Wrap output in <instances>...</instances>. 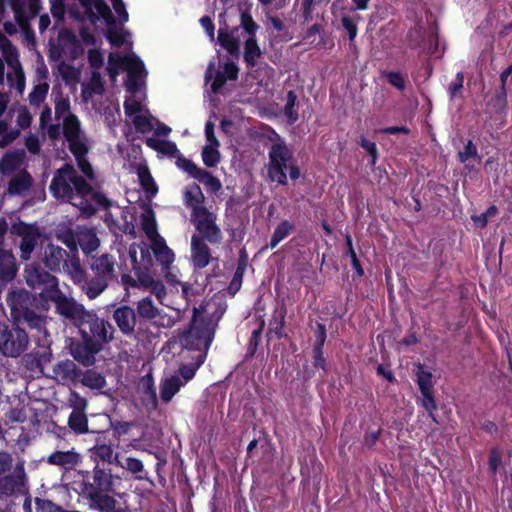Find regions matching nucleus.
<instances>
[{
	"label": "nucleus",
	"instance_id": "obj_1",
	"mask_svg": "<svg viewBox=\"0 0 512 512\" xmlns=\"http://www.w3.org/2000/svg\"><path fill=\"white\" fill-rule=\"evenodd\" d=\"M125 55L114 52L108 57L107 70L112 81L121 71L127 72L125 81L126 90L129 96L124 102L125 115L130 119L137 132L146 134L154 131L153 135L145 140L146 145L157 151L161 156L175 157L179 153L174 142L161 139V136H168L172 129L155 118L146 106V95L142 91L145 84L147 71L141 59L128 49Z\"/></svg>",
	"mask_w": 512,
	"mask_h": 512
},
{
	"label": "nucleus",
	"instance_id": "obj_2",
	"mask_svg": "<svg viewBox=\"0 0 512 512\" xmlns=\"http://www.w3.org/2000/svg\"><path fill=\"white\" fill-rule=\"evenodd\" d=\"M49 189L56 199L72 204L82 215L90 216L99 206L107 205V199L94 191L68 164L55 172Z\"/></svg>",
	"mask_w": 512,
	"mask_h": 512
},
{
	"label": "nucleus",
	"instance_id": "obj_3",
	"mask_svg": "<svg viewBox=\"0 0 512 512\" xmlns=\"http://www.w3.org/2000/svg\"><path fill=\"white\" fill-rule=\"evenodd\" d=\"M55 118L57 124H51L47 128V134L51 139H58L63 134L69 142L78 167L88 177H93V169L85 158L87 147L84 142V133L78 117L71 112L69 96L58 93L54 96Z\"/></svg>",
	"mask_w": 512,
	"mask_h": 512
},
{
	"label": "nucleus",
	"instance_id": "obj_4",
	"mask_svg": "<svg viewBox=\"0 0 512 512\" xmlns=\"http://www.w3.org/2000/svg\"><path fill=\"white\" fill-rule=\"evenodd\" d=\"M128 255L136 279L131 276H123V282L131 287L149 289L163 303L166 288L162 282L153 277L154 259L150 255L149 247L144 242L133 243L129 247Z\"/></svg>",
	"mask_w": 512,
	"mask_h": 512
},
{
	"label": "nucleus",
	"instance_id": "obj_5",
	"mask_svg": "<svg viewBox=\"0 0 512 512\" xmlns=\"http://www.w3.org/2000/svg\"><path fill=\"white\" fill-rule=\"evenodd\" d=\"M275 136L276 141L269 150L267 174L271 181L285 185L287 183L286 172H289L291 179L296 180L300 177V170L294 163L292 151L278 135L275 134Z\"/></svg>",
	"mask_w": 512,
	"mask_h": 512
},
{
	"label": "nucleus",
	"instance_id": "obj_6",
	"mask_svg": "<svg viewBox=\"0 0 512 512\" xmlns=\"http://www.w3.org/2000/svg\"><path fill=\"white\" fill-rule=\"evenodd\" d=\"M81 41L68 29H61L58 33L56 43L52 44L49 50V57L53 61H60L61 59L75 60L83 55L86 46L95 44V36L88 29L82 28L80 30Z\"/></svg>",
	"mask_w": 512,
	"mask_h": 512
},
{
	"label": "nucleus",
	"instance_id": "obj_7",
	"mask_svg": "<svg viewBox=\"0 0 512 512\" xmlns=\"http://www.w3.org/2000/svg\"><path fill=\"white\" fill-rule=\"evenodd\" d=\"M55 236L71 252H77L78 248H81L85 254H89L100 246L95 230L86 226H77L73 229L67 224H60L55 230Z\"/></svg>",
	"mask_w": 512,
	"mask_h": 512
},
{
	"label": "nucleus",
	"instance_id": "obj_8",
	"mask_svg": "<svg viewBox=\"0 0 512 512\" xmlns=\"http://www.w3.org/2000/svg\"><path fill=\"white\" fill-rule=\"evenodd\" d=\"M79 330L83 341L92 345L93 351H101L103 346L113 339V326L91 311L79 325Z\"/></svg>",
	"mask_w": 512,
	"mask_h": 512
},
{
	"label": "nucleus",
	"instance_id": "obj_9",
	"mask_svg": "<svg viewBox=\"0 0 512 512\" xmlns=\"http://www.w3.org/2000/svg\"><path fill=\"white\" fill-rule=\"evenodd\" d=\"M214 326L198 319L197 310L190 328L180 336V344L187 350H195L198 354L206 356L207 351L213 341Z\"/></svg>",
	"mask_w": 512,
	"mask_h": 512
},
{
	"label": "nucleus",
	"instance_id": "obj_10",
	"mask_svg": "<svg viewBox=\"0 0 512 512\" xmlns=\"http://www.w3.org/2000/svg\"><path fill=\"white\" fill-rule=\"evenodd\" d=\"M29 337L25 330L0 323V353L6 357H18L26 349Z\"/></svg>",
	"mask_w": 512,
	"mask_h": 512
},
{
	"label": "nucleus",
	"instance_id": "obj_11",
	"mask_svg": "<svg viewBox=\"0 0 512 512\" xmlns=\"http://www.w3.org/2000/svg\"><path fill=\"white\" fill-rule=\"evenodd\" d=\"M49 298L55 304L56 311L78 327L90 312L74 298L67 297L58 287L49 294Z\"/></svg>",
	"mask_w": 512,
	"mask_h": 512
},
{
	"label": "nucleus",
	"instance_id": "obj_12",
	"mask_svg": "<svg viewBox=\"0 0 512 512\" xmlns=\"http://www.w3.org/2000/svg\"><path fill=\"white\" fill-rule=\"evenodd\" d=\"M217 215L208 209L198 213H191V222L204 240L211 244H219L222 239V231L216 223Z\"/></svg>",
	"mask_w": 512,
	"mask_h": 512
},
{
	"label": "nucleus",
	"instance_id": "obj_13",
	"mask_svg": "<svg viewBox=\"0 0 512 512\" xmlns=\"http://www.w3.org/2000/svg\"><path fill=\"white\" fill-rule=\"evenodd\" d=\"M256 29L257 25L253 20L243 14L240 26L233 28L230 32L224 31L223 29L219 30L218 42L230 54H235L239 51L241 41H244L246 37V32H248V30L255 32Z\"/></svg>",
	"mask_w": 512,
	"mask_h": 512
},
{
	"label": "nucleus",
	"instance_id": "obj_14",
	"mask_svg": "<svg viewBox=\"0 0 512 512\" xmlns=\"http://www.w3.org/2000/svg\"><path fill=\"white\" fill-rule=\"evenodd\" d=\"M11 6L15 22L6 21L3 24L5 32L9 35L16 34L19 28L26 29L29 19L37 13L35 0H12Z\"/></svg>",
	"mask_w": 512,
	"mask_h": 512
},
{
	"label": "nucleus",
	"instance_id": "obj_15",
	"mask_svg": "<svg viewBox=\"0 0 512 512\" xmlns=\"http://www.w3.org/2000/svg\"><path fill=\"white\" fill-rule=\"evenodd\" d=\"M83 493L93 510L99 512H128L127 507L122 506L115 498L107 493L103 494L96 491L89 483H83Z\"/></svg>",
	"mask_w": 512,
	"mask_h": 512
},
{
	"label": "nucleus",
	"instance_id": "obj_16",
	"mask_svg": "<svg viewBox=\"0 0 512 512\" xmlns=\"http://www.w3.org/2000/svg\"><path fill=\"white\" fill-rule=\"evenodd\" d=\"M0 493L7 496L28 494L27 478L22 463L17 464L10 474L0 477Z\"/></svg>",
	"mask_w": 512,
	"mask_h": 512
},
{
	"label": "nucleus",
	"instance_id": "obj_17",
	"mask_svg": "<svg viewBox=\"0 0 512 512\" xmlns=\"http://www.w3.org/2000/svg\"><path fill=\"white\" fill-rule=\"evenodd\" d=\"M24 277L28 286L33 289L44 286L49 294L58 287V279L55 276L34 264L26 266Z\"/></svg>",
	"mask_w": 512,
	"mask_h": 512
},
{
	"label": "nucleus",
	"instance_id": "obj_18",
	"mask_svg": "<svg viewBox=\"0 0 512 512\" xmlns=\"http://www.w3.org/2000/svg\"><path fill=\"white\" fill-rule=\"evenodd\" d=\"M238 76V67L234 62H227L224 64L223 69L214 73V65L209 64L205 81L206 85L210 83V90L213 93H218L227 80H235Z\"/></svg>",
	"mask_w": 512,
	"mask_h": 512
},
{
	"label": "nucleus",
	"instance_id": "obj_19",
	"mask_svg": "<svg viewBox=\"0 0 512 512\" xmlns=\"http://www.w3.org/2000/svg\"><path fill=\"white\" fill-rule=\"evenodd\" d=\"M93 483H89L96 491L106 494L115 492L121 487L122 478L113 474L110 469H104L97 464L93 468Z\"/></svg>",
	"mask_w": 512,
	"mask_h": 512
},
{
	"label": "nucleus",
	"instance_id": "obj_20",
	"mask_svg": "<svg viewBox=\"0 0 512 512\" xmlns=\"http://www.w3.org/2000/svg\"><path fill=\"white\" fill-rule=\"evenodd\" d=\"M212 259L210 248L206 240L200 235L193 234L191 237V255L190 260L194 268L203 269L209 265Z\"/></svg>",
	"mask_w": 512,
	"mask_h": 512
},
{
	"label": "nucleus",
	"instance_id": "obj_21",
	"mask_svg": "<svg viewBox=\"0 0 512 512\" xmlns=\"http://www.w3.org/2000/svg\"><path fill=\"white\" fill-rule=\"evenodd\" d=\"M14 233L21 236V241L19 244L21 259L29 260L38 243L39 234L25 224H20L19 226L15 227Z\"/></svg>",
	"mask_w": 512,
	"mask_h": 512
},
{
	"label": "nucleus",
	"instance_id": "obj_22",
	"mask_svg": "<svg viewBox=\"0 0 512 512\" xmlns=\"http://www.w3.org/2000/svg\"><path fill=\"white\" fill-rule=\"evenodd\" d=\"M149 247L150 255H153L155 259L160 263L162 270H167L175 260V254L172 249L168 247L163 237L150 242ZM153 258V256H151Z\"/></svg>",
	"mask_w": 512,
	"mask_h": 512
},
{
	"label": "nucleus",
	"instance_id": "obj_23",
	"mask_svg": "<svg viewBox=\"0 0 512 512\" xmlns=\"http://www.w3.org/2000/svg\"><path fill=\"white\" fill-rule=\"evenodd\" d=\"M68 253L58 245L49 243L43 252V263L51 271H60L66 262Z\"/></svg>",
	"mask_w": 512,
	"mask_h": 512
},
{
	"label": "nucleus",
	"instance_id": "obj_24",
	"mask_svg": "<svg viewBox=\"0 0 512 512\" xmlns=\"http://www.w3.org/2000/svg\"><path fill=\"white\" fill-rule=\"evenodd\" d=\"M115 258L109 254H102L93 259L90 269L94 275L99 276L108 282L115 278Z\"/></svg>",
	"mask_w": 512,
	"mask_h": 512
},
{
	"label": "nucleus",
	"instance_id": "obj_25",
	"mask_svg": "<svg viewBox=\"0 0 512 512\" xmlns=\"http://www.w3.org/2000/svg\"><path fill=\"white\" fill-rule=\"evenodd\" d=\"M113 319L119 329L126 335L134 332L136 316L134 310L129 306H121L114 310Z\"/></svg>",
	"mask_w": 512,
	"mask_h": 512
},
{
	"label": "nucleus",
	"instance_id": "obj_26",
	"mask_svg": "<svg viewBox=\"0 0 512 512\" xmlns=\"http://www.w3.org/2000/svg\"><path fill=\"white\" fill-rule=\"evenodd\" d=\"M30 302V296L28 292L24 290L11 291L7 296V304L11 309V315L15 320L19 321L24 311H27L28 304Z\"/></svg>",
	"mask_w": 512,
	"mask_h": 512
},
{
	"label": "nucleus",
	"instance_id": "obj_27",
	"mask_svg": "<svg viewBox=\"0 0 512 512\" xmlns=\"http://www.w3.org/2000/svg\"><path fill=\"white\" fill-rule=\"evenodd\" d=\"M32 177L26 171H19L9 182L8 193L25 197L32 187Z\"/></svg>",
	"mask_w": 512,
	"mask_h": 512
},
{
	"label": "nucleus",
	"instance_id": "obj_28",
	"mask_svg": "<svg viewBox=\"0 0 512 512\" xmlns=\"http://www.w3.org/2000/svg\"><path fill=\"white\" fill-rule=\"evenodd\" d=\"M184 387L180 382V376L169 375L161 379L159 384L160 398L164 403H169L172 398Z\"/></svg>",
	"mask_w": 512,
	"mask_h": 512
},
{
	"label": "nucleus",
	"instance_id": "obj_29",
	"mask_svg": "<svg viewBox=\"0 0 512 512\" xmlns=\"http://www.w3.org/2000/svg\"><path fill=\"white\" fill-rule=\"evenodd\" d=\"M80 461L79 454L74 450L68 451H55L50 454L46 462L50 465L62 467L66 470L72 469Z\"/></svg>",
	"mask_w": 512,
	"mask_h": 512
},
{
	"label": "nucleus",
	"instance_id": "obj_30",
	"mask_svg": "<svg viewBox=\"0 0 512 512\" xmlns=\"http://www.w3.org/2000/svg\"><path fill=\"white\" fill-rule=\"evenodd\" d=\"M24 158V150L7 152L0 161V173L3 175H11L19 171L23 165Z\"/></svg>",
	"mask_w": 512,
	"mask_h": 512
},
{
	"label": "nucleus",
	"instance_id": "obj_31",
	"mask_svg": "<svg viewBox=\"0 0 512 512\" xmlns=\"http://www.w3.org/2000/svg\"><path fill=\"white\" fill-rule=\"evenodd\" d=\"M118 467L127 471L134 480H149L148 471L145 469L143 461L139 458L129 456L124 460L120 459Z\"/></svg>",
	"mask_w": 512,
	"mask_h": 512
},
{
	"label": "nucleus",
	"instance_id": "obj_32",
	"mask_svg": "<svg viewBox=\"0 0 512 512\" xmlns=\"http://www.w3.org/2000/svg\"><path fill=\"white\" fill-rule=\"evenodd\" d=\"M139 183L146 193L147 198H152L157 194V186L150 174L146 164L139 162L134 167Z\"/></svg>",
	"mask_w": 512,
	"mask_h": 512
},
{
	"label": "nucleus",
	"instance_id": "obj_33",
	"mask_svg": "<svg viewBox=\"0 0 512 512\" xmlns=\"http://www.w3.org/2000/svg\"><path fill=\"white\" fill-rule=\"evenodd\" d=\"M204 199V194L198 185L189 186L184 192V204L191 210V213H198L207 209L203 206Z\"/></svg>",
	"mask_w": 512,
	"mask_h": 512
},
{
	"label": "nucleus",
	"instance_id": "obj_34",
	"mask_svg": "<svg viewBox=\"0 0 512 512\" xmlns=\"http://www.w3.org/2000/svg\"><path fill=\"white\" fill-rule=\"evenodd\" d=\"M109 283L107 280L93 274L92 278L86 279L84 277L79 286L89 299H95L106 290Z\"/></svg>",
	"mask_w": 512,
	"mask_h": 512
},
{
	"label": "nucleus",
	"instance_id": "obj_35",
	"mask_svg": "<svg viewBox=\"0 0 512 512\" xmlns=\"http://www.w3.org/2000/svg\"><path fill=\"white\" fill-rule=\"evenodd\" d=\"M141 228L150 242L162 237L158 233L157 222L154 211L147 207L140 216Z\"/></svg>",
	"mask_w": 512,
	"mask_h": 512
},
{
	"label": "nucleus",
	"instance_id": "obj_36",
	"mask_svg": "<svg viewBox=\"0 0 512 512\" xmlns=\"http://www.w3.org/2000/svg\"><path fill=\"white\" fill-rule=\"evenodd\" d=\"M17 268L13 254L0 249V280L11 281L16 276Z\"/></svg>",
	"mask_w": 512,
	"mask_h": 512
},
{
	"label": "nucleus",
	"instance_id": "obj_37",
	"mask_svg": "<svg viewBox=\"0 0 512 512\" xmlns=\"http://www.w3.org/2000/svg\"><path fill=\"white\" fill-rule=\"evenodd\" d=\"M92 456L96 462L102 461L108 464L118 465L120 464L119 454L116 453L111 445L99 444L91 449Z\"/></svg>",
	"mask_w": 512,
	"mask_h": 512
},
{
	"label": "nucleus",
	"instance_id": "obj_38",
	"mask_svg": "<svg viewBox=\"0 0 512 512\" xmlns=\"http://www.w3.org/2000/svg\"><path fill=\"white\" fill-rule=\"evenodd\" d=\"M71 354L75 360L82 363L83 365L89 366L93 365L95 362V354L99 351H93L92 345H88L84 342V344H74L71 346Z\"/></svg>",
	"mask_w": 512,
	"mask_h": 512
},
{
	"label": "nucleus",
	"instance_id": "obj_39",
	"mask_svg": "<svg viewBox=\"0 0 512 512\" xmlns=\"http://www.w3.org/2000/svg\"><path fill=\"white\" fill-rule=\"evenodd\" d=\"M63 271L70 277L74 284L80 285L86 276L78 257L67 259L62 266Z\"/></svg>",
	"mask_w": 512,
	"mask_h": 512
},
{
	"label": "nucleus",
	"instance_id": "obj_40",
	"mask_svg": "<svg viewBox=\"0 0 512 512\" xmlns=\"http://www.w3.org/2000/svg\"><path fill=\"white\" fill-rule=\"evenodd\" d=\"M104 90L102 77L98 71H92L90 80L82 84V95L85 101L96 94H102Z\"/></svg>",
	"mask_w": 512,
	"mask_h": 512
},
{
	"label": "nucleus",
	"instance_id": "obj_41",
	"mask_svg": "<svg viewBox=\"0 0 512 512\" xmlns=\"http://www.w3.org/2000/svg\"><path fill=\"white\" fill-rule=\"evenodd\" d=\"M244 43V59L249 66H254L256 64V59L261 55L260 48L254 39V32H250V30L246 32Z\"/></svg>",
	"mask_w": 512,
	"mask_h": 512
},
{
	"label": "nucleus",
	"instance_id": "obj_42",
	"mask_svg": "<svg viewBox=\"0 0 512 512\" xmlns=\"http://www.w3.org/2000/svg\"><path fill=\"white\" fill-rule=\"evenodd\" d=\"M196 362L191 365H181L178 370V376H180V382L185 386L190 380H192L196 374L198 368L204 363L205 355L197 354L195 357Z\"/></svg>",
	"mask_w": 512,
	"mask_h": 512
},
{
	"label": "nucleus",
	"instance_id": "obj_43",
	"mask_svg": "<svg viewBox=\"0 0 512 512\" xmlns=\"http://www.w3.org/2000/svg\"><path fill=\"white\" fill-rule=\"evenodd\" d=\"M219 141L206 142L202 149V160L207 167H214L220 161Z\"/></svg>",
	"mask_w": 512,
	"mask_h": 512
},
{
	"label": "nucleus",
	"instance_id": "obj_44",
	"mask_svg": "<svg viewBox=\"0 0 512 512\" xmlns=\"http://www.w3.org/2000/svg\"><path fill=\"white\" fill-rule=\"evenodd\" d=\"M68 425L77 434L88 431V420L83 411H72L68 419Z\"/></svg>",
	"mask_w": 512,
	"mask_h": 512
},
{
	"label": "nucleus",
	"instance_id": "obj_45",
	"mask_svg": "<svg viewBox=\"0 0 512 512\" xmlns=\"http://www.w3.org/2000/svg\"><path fill=\"white\" fill-rule=\"evenodd\" d=\"M137 312L140 317L148 320L155 319L160 315V311L149 297L143 298L138 302Z\"/></svg>",
	"mask_w": 512,
	"mask_h": 512
},
{
	"label": "nucleus",
	"instance_id": "obj_46",
	"mask_svg": "<svg viewBox=\"0 0 512 512\" xmlns=\"http://www.w3.org/2000/svg\"><path fill=\"white\" fill-rule=\"evenodd\" d=\"M81 383L90 389H102L106 381L100 373L94 370H88L82 375Z\"/></svg>",
	"mask_w": 512,
	"mask_h": 512
},
{
	"label": "nucleus",
	"instance_id": "obj_47",
	"mask_svg": "<svg viewBox=\"0 0 512 512\" xmlns=\"http://www.w3.org/2000/svg\"><path fill=\"white\" fill-rule=\"evenodd\" d=\"M292 224L283 220L279 223V225L275 228L273 235L271 237L269 247L270 249H274L282 240H284L292 231Z\"/></svg>",
	"mask_w": 512,
	"mask_h": 512
},
{
	"label": "nucleus",
	"instance_id": "obj_48",
	"mask_svg": "<svg viewBox=\"0 0 512 512\" xmlns=\"http://www.w3.org/2000/svg\"><path fill=\"white\" fill-rule=\"evenodd\" d=\"M417 383L421 392L433 391L432 374L424 366L418 365L417 371Z\"/></svg>",
	"mask_w": 512,
	"mask_h": 512
},
{
	"label": "nucleus",
	"instance_id": "obj_49",
	"mask_svg": "<svg viewBox=\"0 0 512 512\" xmlns=\"http://www.w3.org/2000/svg\"><path fill=\"white\" fill-rule=\"evenodd\" d=\"M48 90L49 85L47 81L38 82L29 93L28 99L30 104L39 106L45 100Z\"/></svg>",
	"mask_w": 512,
	"mask_h": 512
},
{
	"label": "nucleus",
	"instance_id": "obj_50",
	"mask_svg": "<svg viewBox=\"0 0 512 512\" xmlns=\"http://www.w3.org/2000/svg\"><path fill=\"white\" fill-rule=\"evenodd\" d=\"M23 319L30 328L37 329L39 332L45 331V318L39 315H36L33 311L28 309L24 311V314L21 315L20 320Z\"/></svg>",
	"mask_w": 512,
	"mask_h": 512
},
{
	"label": "nucleus",
	"instance_id": "obj_51",
	"mask_svg": "<svg viewBox=\"0 0 512 512\" xmlns=\"http://www.w3.org/2000/svg\"><path fill=\"white\" fill-rule=\"evenodd\" d=\"M195 179L204 184L206 187L211 189L212 191H218L221 188L220 181L214 177L208 171L201 169L200 172L196 175Z\"/></svg>",
	"mask_w": 512,
	"mask_h": 512
},
{
	"label": "nucleus",
	"instance_id": "obj_52",
	"mask_svg": "<svg viewBox=\"0 0 512 512\" xmlns=\"http://www.w3.org/2000/svg\"><path fill=\"white\" fill-rule=\"evenodd\" d=\"M19 135V130L11 129L5 122H0V148H4Z\"/></svg>",
	"mask_w": 512,
	"mask_h": 512
},
{
	"label": "nucleus",
	"instance_id": "obj_53",
	"mask_svg": "<svg viewBox=\"0 0 512 512\" xmlns=\"http://www.w3.org/2000/svg\"><path fill=\"white\" fill-rule=\"evenodd\" d=\"M295 103L296 95L293 91H289L287 94V102L284 108V113L287 116L290 123H294L298 119V115L294 111Z\"/></svg>",
	"mask_w": 512,
	"mask_h": 512
},
{
	"label": "nucleus",
	"instance_id": "obj_54",
	"mask_svg": "<svg viewBox=\"0 0 512 512\" xmlns=\"http://www.w3.org/2000/svg\"><path fill=\"white\" fill-rule=\"evenodd\" d=\"M58 70L62 78L67 82L76 81L79 78V71L64 62L59 64Z\"/></svg>",
	"mask_w": 512,
	"mask_h": 512
},
{
	"label": "nucleus",
	"instance_id": "obj_55",
	"mask_svg": "<svg viewBox=\"0 0 512 512\" xmlns=\"http://www.w3.org/2000/svg\"><path fill=\"white\" fill-rule=\"evenodd\" d=\"M359 144L370 155V164L375 165L378 159L376 144L369 141L364 136L361 137Z\"/></svg>",
	"mask_w": 512,
	"mask_h": 512
},
{
	"label": "nucleus",
	"instance_id": "obj_56",
	"mask_svg": "<svg viewBox=\"0 0 512 512\" xmlns=\"http://www.w3.org/2000/svg\"><path fill=\"white\" fill-rule=\"evenodd\" d=\"M421 394H422V400H421L422 406L427 410L429 416L433 419V421H436L433 412H434V410H436L437 405L433 398V391L421 392Z\"/></svg>",
	"mask_w": 512,
	"mask_h": 512
},
{
	"label": "nucleus",
	"instance_id": "obj_57",
	"mask_svg": "<svg viewBox=\"0 0 512 512\" xmlns=\"http://www.w3.org/2000/svg\"><path fill=\"white\" fill-rule=\"evenodd\" d=\"M88 60L93 71H97L104 63V53L99 49H90Z\"/></svg>",
	"mask_w": 512,
	"mask_h": 512
},
{
	"label": "nucleus",
	"instance_id": "obj_58",
	"mask_svg": "<svg viewBox=\"0 0 512 512\" xmlns=\"http://www.w3.org/2000/svg\"><path fill=\"white\" fill-rule=\"evenodd\" d=\"M36 512H59L60 507L48 499H35Z\"/></svg>",
	"mask_w": 512,
	"mask_h": 512
},
{
	"label": "nucleus",
	"instance_id": "obj_59",
	"mask_svg": "<svg viewBox=\"0 0 512 512\" xmlns=\"http://www.w3.org/2000/svg\"><path fill=\"white\" fill-rule=\"evenodd\" d=\"M32 116L27 107L21 106L17 110V125L22 128H28L31 124Z\"/></svg>",
	"mask_w": 512,
	"mask_h": 512
},
{
	"label": "nucleus",
	"instance_id": "obj_60",
	"mask_svg": "<svg viewBox=\"0 0 512 512\" xmlns=\"http://www.w3.org/2000/svg\"><path fill=\"white\" fill-rule=\"evenodd\" d=\"M464 83L463 72H458L455 79L450 83L448 87V93L451 99H454L462 90Z\"/></svg>",
	"mask_w": 512,
	"mask_h": 512
},
{
	"label": "nucleus",
	"instance_id": "obj_61",
	"mask_svg": "<svg viewBox=\"0 0 512 512\" xmlns=\"http://www.w3.org/2000/svg\"><path fill=\"white\" fill-rule=\"evenodd\" d=\"M113 9L115 10V13L117 14L119 18V22L121 25L126 23L129 19L128 12L126 10L125 4L123 0H110Z\"/></svg>",
	"mask_w": 512,
	"mask_h": 512
},
{
	"label": "nucleus",
	"instance_id": "obj_62",
	"mask_svg": "<svg viewBox=\"0 0 512 512\" xmlns=\"http://www.w3.org/2000/svg\"><path fill=\"white\" fill-rule=\"evenodd\" d=\"M387 81L399 90H403L405 88V78L399 72H385L384 73Z\"/></svg>",
	"mask_w": 512,
	"mask_h": 512
},
{
	"label": "nucleus",
	"instance_id": "obj_63",
	"mask_svg": "<svg viewBox=\"0 0 512 512\" xmlns=\"http://www.w3.org/2000/svg\"><path fill=\"white\" fill-rule=\"evenodd\" d=\"M342 26L349 34L350 41H354L357 36V24L356 21L350 16H343L341 18Z\"/></svg>",
	"mask_w": 512,
	"mask_h": 512
},
{
	"label": "nucleus",
	"instance_id": "obj_64",
	"mask_svg": "<svg viewBox=\"0 0 512 512\" xmlns=\"http://www.w3.org/2000/svg\"><path fill=\"white\" fill-rule=\"evenodd\" d=\"M502 463V452L498 448H493L489 455V469L493 474L496 473L497 469Z\"/></svg>",
	"mask_w": 512,
	"mask_h": 512
}]
</instances>
